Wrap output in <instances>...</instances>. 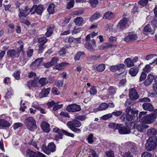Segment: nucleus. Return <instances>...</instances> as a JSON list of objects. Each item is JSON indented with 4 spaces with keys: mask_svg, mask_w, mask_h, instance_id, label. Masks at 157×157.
Instances as JSON below:
<instances>
[{
    "mask_svg": "<svg viewBox=\"0 0 157 157\" xmlns=\"http://www.w3.org/2000/svg\"><path fill=\"white\" fill-rule=\"evenodd\" d=\"M124 63L128 67H130L134 65L132 60L129 58L126 59L124 61Z\"/></svg>",
    "mask_w": 157,
    "mask_h": 157,
    "instance_id": "obj_29",
    "label": "nucleus"
},
{
    "mask_svg": "<svg viewBox=\"0 0 157 157\" xmlns=\"http://www.w3.org/2000/svg\"><path fill=\"white\" fill-rule=\"evenodd\" d=\"M23 125V124L21 123H16L13 125V128L14 129L16 130L18 128L22 126Z\"/></svg>",
    "mask_w": 157,
    "mask_h": 157,
    "instance_id": "obj_50",
    "label": "nucleus"
},
{
    "mask_svg": "<svg viewBox=\"0 0 157 157\" xmlns=\"http://www.w3.org/2000/svg\"><path fill=\"white\" fill-rule=\"evenodd\" d=\"M55 28V26L54 25H51L48 26L47 29V31L45 33V36L47 37L50 36L52 34Z\"/></svg>",
    "mask_w": 157,
    "mask_h": 157,
    "instance_id": "obj_20",
    "label": "nucleus"
},
{
    "mask_svg": "<svg viewBox=\"0 0 157 157\" xmlns=\"http://www.w3.org/2000/svg\"><path fill=\"white\" fill-rule=\"evenodd\" d=\"M54 7L55 6L53 3H52L50 4L47 9L48 11L49 14H52L54 12Z\"/></svg>",
    "mask_w": 157,
    "mask_h": 157,
    "instance_id": "obj_34",
    "label": "nucleus"
},
{
    "mask_svg": "<svg viewBox=\"0 0 157 157\" xmlns=\"http://www.w3.org/2000/svg\"><path fill=\"white\" fill-rule=\"evenodd\" d=\"M151 25L154 27H157V17L154 18L151 21Z\"/></svg>",
    "mask_w": 157,
    "mask_h": 157,
    "instance_id": "obj_56",
    "label": "nucleus"
},
{
    "mask_svg": "<svg viewBox=\"0 0 157 157\" xmlns=\"http://www.w3.org/2000/svg\"><path fill=\"white\" fill-rule=\"evenodd\" d=\"M155 79L154 76L151 74L147 75V79L144 82V84L146 86H148L151 84L153 80Z\"/></svg>",
    "mask_w": 157,
    "mask_h": 157,
    "instance_id": "obj_21",
    "label": "nucleus"
},
{
    "mask_svg": "<svg viewBox=\"0 0 157 157\" xmlns=\"http://www.w3.org/2000/svg\"><path fill=\"white\" fill-rule=\"evenodd\" d=\"M124 41L126 42H129L132 41L130 35H128L124 39Z\"/></svg>",
    "mask_w": 157,
    "mask_h": 157,
    "instance_id": "obj_64",
    "label": "nucleus"
},
{
    "mask_svg": "<svg viewBox=\"0 0 157 157\" xmlns=\"http://www.w3.org/2000/svg\"><path fill=\"white\" fill-rule=\"evenodd\" d=\"M151 67L149 64L146 65L143 68V70L146 72H149L150 71Z\"/></svg>",
    "mask_w": 157,
    "mask_h": 157,
    "instance_id": "obj_61",
    "label": "nucleus"
},
{
    "mask_svg": "<svg viewBox=\"0 0 157 157\" xmlns=\"http://www.w3.org/2000/svg\"><path fill=\"white\" fill-rule=\"evenodd\" d=\"M120 125H121V124L112 123L109 124L108 126L109 128H111L118 129Z\"/></svg>",
    "mask_w": 157,
    "mask_h": 157,
    "instance_id": "obj_32",
    "label": "nucleus"
},
{
    "mask_svg": "<svg viewBox=\"0 0 157 157\" xmlns=\"http://www.w3.org/2000/svg\"><path fill=\"white\" fill-rule=\"evenodd\" d=\"M127 20L126 18L121 19L117 25V31H121L125 29L126 26Z\"/></svg>",
    "mask_w": 157,
    "mask_h": 157,
    "instance_id": "obj_9",
    "label": "nucleus"
},
{
    "mask_svg": "<svg viewBox=\"0 0 157 157\" xmlns=\"http://www.w3.org/2000/svg\"><path fill=\"white\" fill-rule=\"evenodd\" d=\"M26 152L29 157H46L45 155L39 151L36 153L28 149L26 151Z\"/></svg>",
    "mask_w": 157,
    "mask_h": 157,
    "instance_id": "obj_13",
    "label": "nucleus"
},
{
    "mask_svg": "<svg viewBox=\"0 0 157 157\" xmlns=\"http://www.w3.org/2000/svg\"><path fill=\"white\" fill-rule=\"evenodd\" d=\"M151 154L150 153L147 152H145L141 155L142 157H151Z\"/></svg>",
    "mask_w": 157,
    "mask_h": 157,
    "instance_id": "obj_60",
    "label": "nucleus"
},
{
    "mask_svg": "<svg viewBox=\"0 0 157 157\" xmlns=\"http://www.w3.org/2000/svg\"><path fill=\"white\" fill-rule=\"evenodd\" d=\"M20 52L17 50L10 49L7 52V56L9 59H13L18 58L20 55Z\"/></svg>",
    "mask_w": 157,
    "mask_h": 157,
    "instance_id": "obj_8",
    "label": "nucleus"
},
{
    "mask_svg": "<svg viewBox=\"0 0 157 157\" xmlns=\"http://www.w3.org/2000/svg\"><path fill=\"white\" fill-rule=\"evenodd\" d=\"M31 9V14H33L36 12L37 14L40 15L44 10V7L42 5H34Z\"/></svg>",
    "mask_w": 157,
    "mask_h": 157,
    "instance_id": "obj_11",
    "label": "nucleus"
},
{
    "mask_svg": "<svg viewBox=\"0 0 157 157\" xmlns=\"http://www.w3.org/2000/svg\"><path fill=\"white\" fill-rule=\"evenodd\" d=\"M53 131L57 133V134L63 133L66 136L72 137H73L74 136V135L73 134L69 133L63 129H60L58 128H54L53 129Z\"/></svg>",
    "mask_w": 157,
    "mask_h": 157,
    "instance_id": "obj_16",
    "label": "nucleus"
},
{
    "mask_svg": "<svg viewBox=\"0 0 157 157\" xmlns=\"http://www.w3.org/2000/svg\"><path fill=\"white\" fill-rule=\"evenodd\" d=\"M150 101V99L147 97H144L142 98H140L138 100L139 102H149Z\"/></svg>",
    "mask_w": 157,
    "mask_h": 157,
    "instance_id": "obj_48",
    "label": "nucleus"
},
{
    "mask_svg": "<svg viewBox=\"0 0 157 157\" xmlns=\"http://www.w3.org/2000/svg\"><path fill=\"white\" fill-rule=\"evenodd\" d=\"M41 128L44 132L48 133L50 131V124L45 121H43L41 124Z\"/></svg>",
    "mask_w": 157,
    "mask_h": 157,
    "instance_id": "obj_17",
    "label": "nucleus"
},
{
    "mask_svg": "<svg viewBox=\"0 0 157 157\" xmlns=\"http://www.w3.org/2000/svg\"><path fill=\"white\" fill-rule=\"evenodd\" d=\"M10 123L4 119L0 120V126L2 127H9L10 125Z\"/></svg>",
    "mask_w": 157,
    "mask_h": 157,
    "instance_id": "obj_26",
    "label": "nucleus"
},
{
    "mask_svg": "<svg viewBox=\"0 0 157 157\" xmlns=\"http://www.w3.org/2000/svg\"><path fill=\"white\" fill-rule=\"evenodd\" d=\"M116 92L115 88L113 86H110L107 90V93L109 94H114Z\"/></svg>",
    "mask_w": 157,
    "mask_h": 157,
    "instance_id": "obj_37",
    "label": "nucleus"
},
{
    "mask_svg": "<svg viewBox=\"0 0 157 157\" xmlns=\"http://www.w3.org/2000/svg\"><path fill=\"white\" fill-rule=\"evenodd\" d=\"M66 109L68 112H75L80 111L81 110V108L79 105L73 104L68 105Z\"/></svg>",
    "mask_w": 157,
    "mask_h": 157,
    "instance_id": "obj_7",
    "label": "nucleus"
},
{
    "mask_svg": "<svg viewBox=\"0 0 157 157\" xmlns=\"http://www.w3.org/2000/svg\"><path fill=\"white\" fill-rule=\"evenodd\" d=\"M76 118L78 120L82 121L85 120L86 119V117L85 115H80L77 116Z\"/></svg>",
    "mask_w": 157,
    "mask_h": 157,
    "instance_id": "obj_63",
    "label": "nucleus"
},
{
    "mask_svg": "<svg viewBox=\"0 0 157 157\" xmlns=\"http://www.w3.org/2000/svg\"><path fill=\"white\" fill-rule=\"evenodd\" d=\"M74 21L77 25H81L83 23V20L82 17H77L74 19Z\"/></svg>",
    "mask_w": 157,
    "mask_h": 157,
    "instance_id": "obj_28",
    "label": "nucleus"
},
{
    "mask_svg": "<svg viewBox=\"0 0 157 157\" xmlns=\"http://www.w3.org/2000/svg\"><path fill=\"white\" fill-rule=\"evenodd\" d=\"M32 107L37 110H40V107L37 102H34L33 103Z\"/></svg>",
    "mask_w": 157,
    "mask_h": 157,
    "instance_id": "obj_62",
    "label": "nucleus"
},
{
    "mask_svg": "<svg viewBox=\"0 0 157 157\" xmlns=\"http://www.w3.org/2000/svg\"><path fill=\"white\" fill-rule=\"evenodd\" d=\"M59 59L57 57H54L52 58V59L50 61L51 63L52 66H53L57 63V61H59Z\"/></svg>",
    "mask_w": 157,
    "mask_h": 157,
    "instance_id": "obj_51",
    "label": "nucleus"
},
{
    "mask_svg": "<svg viewBox=\"0 0 157 157\" xmlns=\"http://www.w3.org/2000/svg\"><path fill=\"white\" fill-rule=\"evenodd\" d=\"M50 90V88H48L47 89H43L41 91L42 94H43V96L44 97L46 96L48 94H49Z\"/></svg>",
    "mask_w": 157,
    "mask_h": 157,
    "instance_id": "obj_41",
    "label": "nucleus"
},
{
    "mask_svg": "<svg viewBox=\"0 0 157 157\" xmlns=\"http://www.w3.org/2000/svg\"><path fill=\"white\" fill-rule=\"evenodd\" d=\"M133 102L131 100L127 99L124 105L125 106L127 107L128 108L130 107L129 106L131 105H133Z\"/></svg>",
    "mask_w": 157,
    "mask_h": 157,
    "instance_id": "obj_45",
    "label": "nucleus"
},
{
    "mask_svg": "<svg viewBox=\"0 0 157 157\" xmlns=\"http://www.w3.org/2000/svg\"><path fill=\"white\" fill-rule=\"evenodd\" d=\"M108 108V104L105 103H102L99 105L97 109L98 110L101 111L105 110Z\"/></svg>",
    "mask_w": 157,
    "mask_h": 157,
    "instance_id": "obj_31",
    "label": "nucleus"
},
{
    "mask_svg": "<svg viewBox=\"0 0 157 157\" xmlns=\"http://www.w3.org/2000/svg\"><path fill=\"white\" fill-rule=\"evenodd\" d=\"M67 50L65 48H62L59 52V55L61 56H63L65 54Z\"/></svg>",
    "mask_w": 157,
    "mask_h": 157,
    "instance_id": "obj_58",
    "label": "nucleus"
},
{
    "mask_svg": "<svg viewBox=\"0 0 157 157\" xmlns=\"http://www.w3.org/2000/svg\"><path fill=\"white\" fill-rule=\"evenodd\" d=\"M20 71L18 70L16 71L14 73L13 75L16 79L19 80L20 78Z\"/></svg>",
    "mask_w": 157,
    "mask_h": 157,
    "instance_id": "obj_40",
    "label": "nucleus"
},
{
    "mask_svg": "<svg viewBox=\"0 0 157 157\" xmlns=\"http://www.w3.org/2000/svg\"><path fill=\"white\" fill-rule=\"evenodd\" d=\"M81 125V122L76 119L68 121L67 124V126L70 130L74 132L77 133H79L81 132V129L78 128L80 127Z\"/></svg>",
    "mask_w": 157,
    "mask_h": 157,
    "instance_id": "obj_3",
    "label": "nucleus"
},
{
    "mask_svg": "<svg viewBox=\"0 0 157 157\" xmlns=\"http://www.w3.org/2000/svg\"><path fill=\"white\" fill-rule=\"evenodd\" d=\"M147 113V112H142L140 113L139 117L140 121L147 123H151L153 122L156 117L157 109H155L154 110V113L145 116Z\"/></svg>",
    "mask_w": 157,
    "mask_h": 157,
    "instance_id": "obj_1",
    "label": "nucleus"
},
{
    "mask_svg": "<svg viewBox=\"0 0 157 157\" xmlns=\"http://www.w3.org/2000/svg\"><path fill=\"white\" fill-rule=\"evenodd\" d=\"M88 142L91 144L93 142V135L92 134H90L87 138Z\"/></svg>",
    "mask_w": 157,
    "mask_h": 157,
    "instance_id": "obj_53",
    "label": "nucleus"
},
{
    "mask_svg": "<svg viewBox=\"0 0 157 157\" xmlns=\"http://www.w3.org/2000/svg\"><path fill=\"white\" fill-rule=\"evenodd\" d=\"M43 58H40L36 59L34 62L32 63V66H34V68H36L40 66L43 64Z\"/></svg>",
    "mask_w": 157,
    "mask_h": 157,
    "instance_id": "obj_18",
    "label": "nucleus"
},
{
    "mask_svg": "<svg viewBox=\"0 0 157 157\" xmlns=\"http://www.w3.org/2000/svg\"><path fill=\"white\" fill-rule=\"evenodd\" d=\"M157 146V136H150L147 140L145 144V147L146 150L149 151L155 150Z\"/></svg>",
    "mask_w": 157,
    "mask_h": 157,
    "instance_id": "obj_2",
    "label": "nucleus"
},
{
    "mask_svg": "<svg viewBox=\"0 0 157 157\" xmlns=\"http://www.w3.org/2000/svg\"><path fill=\"white\" fill-rule=\"evenodd\" d=\"M147 127L145 125H138L136 126V129L140 132H144V129Z\"/></svg>",
    "mask_w": 157,
    "mask_h": 157,
    "instance_id": "obj_38",
    "label": "nucleus"
},
{
    "mask_svg": "<svg viewBox=\"0 0 157 157\" xmlns=\"http://www.w3.org/2000/svg\"><path fill=\"white\" fill-rule=\"evenodd\" d=\"M143 109L146 110L151 111L154 109L152 105L150 103H144L142 105Z\"/></svg>",
    "mask_w": 157,
    "mask_h": 157,
    "instance_id": "obj_22",
    "label": "nucleus"
},
{
    "mask_svg": "<svg viewBox=\"0 0 157 157\" xmlns=\"http://www.w3.org/2000/svg\"><path fill=\"white\" fill-rule=\"evenodd\" d=\"M147 135L149 136H155L157 134V130L154 128H151L148 129L147 132Z\"/></svg>",
    "mask_w": 157,
    "mask_h": 157,
    "instance_id": "obj_25",
    "label": "nucleus"
},
{
    "mask_svg": "<svg viewBox=\"0 0 157 157\" xmlns=\"http://www.w3.org/2000/svg\"><path fill=\"white\" fill-rule=\"evenodd\" d=\"M20 13L19 14V17H26L29 14V12L32 13L31 9L30 10L27 6H25L23 7L21 10L19 9Z\"/></svg>",
    "mask_w": 157,
    "mask_h": 157,
    "instance_id": "obj_12",
    "label": "nucleus"
},
{
    "mask_svg": "<svg viewBox=\"0 0 157 157\" xmlns=\"http://www.w3.org/2000/svg\"><path fill=\"white\" fill-rule=\"evenodd\" d=\"M24 124L27 128L33 131L37 128L36 121L33 117H29L26 118Z\"/></svg>",
    "mask_w": 157,
    "mask_h": 157,
    "instance_id": "obj_4",
    "label": "nucleus"
},
{
    "mask_svg": "<svg viewBox=\"0 0 157 157\" xmlns=\"http://www.w3.org/2000/svg\"><path fill=\"white\" fill-rule=\"evenodd\" d=\"M85 46L86 49L90 52H94L96 47L95 40L93 39L91 40L90 43H86L85 44Z\"/></svg>",
    "mask_w": 157,
    "mask_h": 157,
    "instance_id": "obj_14",
    "label": "nucleus"
},
{
    "mask_svg": "<svg viewBox=\"0 0 157 157\" xmlns=\"http://www.w3.org/2000/svg\"><path fill=\"white\" fill-rule=\"evenodd\" d=\"M129 96L130 99L132 101H135L138 99L139 97V94L136 90L134 88H131L129 90Z\"/></svg>",
    "mask_w": 157,
    "mask_h": 157,
    "instance_id": "obj_10",
    "label": "nucleus"
},
{
    "mask_svg": "<svg viewBox=\"0 0 157 157\" xmlns=\"http://www.w3.org/2000/svg\"><path fill=\"white\" fill-rule=\"evenodd\" d=\"M113 46V44L109 43H104L102 45L99 46L98 47V48L99 50H104L110 48Z\"/></svg>",
    "mask_w": 157,
    "mask_h": 157,
    "instance_id": "obj_24",
    "label": "nucleus"
},
{
    "mask_svg": "<svg viewBox=\"0 0 157 157\" xmlns=\"http://www.w3.org/2000/svg\"><path fill=\"white\" fill-rule=\"evenodd\" d=\"M147 77V75L144 72H142L140 77V81L142 82L145 80Z\"/></svg>",
    "mask_w": 157,
    "mask_h": 157,
    "instance_id": "obj_57",
    "label": "nucleus"
},
{
    "mask_svg": "<svg viewBox=\"0 0 157 157\" xmlns=\"http://www.w3.org/2000/svg\"><path fill=\"white\" fill-rule=\"evenodd\" d=\"M126 119L129 121H131L132 120L134 121H140L139 117H137V114L136 113L130 108H127L126 110Z\"/></svg>",
    "mask_w": 157,
    "mask_h": 157,
    "instance_id": "obj_5",
    "label": "nucleus"
},
{
    "mask_svg": "<svg viewBox=\"0 0 157 157\" xmlns=\"http://www.w3.org/2000/svg\"><path fill=\"white\" fill-rule=\"evenodd\" d=\"M122 113V112L121 111L116 110L113 112L111 114H112V115H113L116 117H118L121 115Z\"/></svg>",
    "mask_w": 157,
    "mask_h": 157,
    "instance_id": "obj_49",
    "label": "nucleus"
},
{
    "mask_svg": "<svg viewBox=\"0 0 157 157\" xmlns=\"http://www.w3.org/2000/svg\"><path fill=\"white\" fill-rule=\"evenodd\" d=\"M114 17L113 13L110 11H108L105 13L103 17L104 18L111 19Z\"/></svg>",
    "mask_w": 157,
    "mask_h": 157,
    "instance_id": "obj_30",
    "label": "nucleus"
},
{
    "mask_svg": "<svg viewBox=\"0 0 157 157\" xmlns=\"http://www.w3.org/2000/svg\"><path fill=\"white\" fill-rule=\"evenodd\" d=\"M147 32L151 34H153L155 33L154 30H151V26L149 24L147 25L144 29V33L145 34V32Z\"/></svg>",
    "mask_w": 157,
    "mask_h": 157,
    "instance_id": "obj_27",
    "label": "nucleus"
},
{
    "mask_svg": "<svg viewBox=\"0 0 157 157\" xmlns=\"http://www.w3.org/2000/svg\"><path fill=\"white\" fill-rule=\"evenodd\" d=\"M139 68L137 67L131 68L129 71V73L132 76H135L138 72Z\"/></svg>",
    "mask_w": 157,
    "mask_h": 157,
    "instance_id": "obj_23",
    "label": "nucleus"
},
{
    "mask_svg": "<svg viewBox=\"0 0 157 157\" xmlns=\"http://www.w3.org/2000/svg\"><path fill=\"white\" fill-rule=\"evenodd\" d=\"M42 151L47 155H49L51 152H54L56 150V146L52 142L49 143L47 147L45 145H43L41 147Z\"/></svg>",
    "mask_w": 157,
    "mask_h": 157,
    "instance_id": "obj_6",
    "label": "nucleus"
},
{
    "mask_svg": "<svg viewBox=\"0 0 157 157\" xmlns=\"http://www.w3.org/2000/svg\"><path fill=\"white\" fill-rule=\"evenodd\" d=\"M101 16V15L99 13L96 12L91 17L90 20L92 21L95 20L99 18Z\"/></svg>",
    "mask_w": 157,
    "mask_h": 157,
    "instance_id": "obj_36",
    "label": "nucleus"
},
{
    "mask_svg": "<svg viewBox=\"0 0 157 157\" xmlns=\"http://www.w3.org/2000/svg\"><path fill=\"white\" fill-rule=\"evenodd\" d=\"M148 2V0H141L139 2V3L140 5L144 6L147 4Z\"/></svg>",
    "mask_w": 157,
    "mask_h": 157,
    "instance_id": "obj_55",
    "label": "nucleus"
},
{
    "mask_svg": "<svg viewBox=\"0 0 157 157\" xmlns=\"http://www.w3.org/2000/svg\"><path fill=\"white\" fill-rule=\"evenodd\" d=\"M62 104H56L54 105L53 108V109L54 111H56L58 110V109L61 108L62 107Z\"/></svg>",
    "mask_w": 157,
    "mask_h": 157,
    "instance_id": "obj_59",
    "label": "nucleus"
},
{
    "mask_svg": "<svg viewBox=\"0 0 157 157\" xmlns=\"http://www.w3.org/2000/svg\"><path fill=\"white\" fill-rule=\"evenodd\" d=\"M118 129V132L121 134H129L131 131L130 128L128 126H122L121 124Z\"/></svg>",
    "mask_w": 157,
    "mask_h": 157,
    "instance_id": "obj_15",
    "label": "nucleus"
},
{
    "mask_svg": "<svg viewBox=\"0 0 157 157\" xmlns=\"http://www.w3.org/2000/svg\"><path fill=\"white\" fill-rule=\"evenodd\" d=\"M105 153L108 157H115L113 152L111 150L106 151Z\"/></svg>",
    "mask_w": 157,
    "mask_h": 157,
    "instance_id": "obj_47",
    "label": "nucleus"
},
{
    "mask_svg": "<svg viewBox=\"0 0 157 157\" xmlns=\"http://www.w3.org/2000/svg\"><path fill=\"white\" fill-rule=\"evenodd\" d=\"M85 53L84 52H79L75 55L74 59L75 61L79 60L80 59L81 56L82 55H84Z\"/></svg>",
    "mask_w": 157,
    "mask_h": 157,
    "instance_id": "obj_35",
    "label": "nucleus"
},
{
    "mask_svg": "<svg viewBox=\"0 0 157 157\" xmlns=\"http://www.w3.org/2000/svg\"><path fill=\"white\" fill-rule=\"evenodd\" d=\"M124 67L125 66L123 64L119 63L115 65L111 66L110 67V70L112 71L115 72L124 68Z\"/></svg>",
    "mask_w": 157,
    "mask_h": 157,
    "instance_id": "obj_19",
    "label": "nucleus"
},
{
    "mask_svg": "<svg viewBox=\"0 0 157 157\" xmlns=\"http://www.w3.org/2000/svg\"><path fill=\"white\" fill-rule=\"evenodd\" d=\"M68 64L66 62H63L60 64L56 65L55 67L58 70H61L64 68V67Z\"/></svg>",
    "mask_w": 157,
    "mask_h": 157,
    "instance_id": "obj_33",
    "label": "nucleus"
},
{
    "mask_svg": "<svg viewBox=\"0 0 157 157\" xmlns=\"http://www.w3.org/2000/svg\"><path fill=\"white\" fill-rule=\"evenodd\" d=\"M38 82L42 86H43L48 83L47 80L44 78H41L40 79Z\"/></svg>",
    "mask_w": 157,
    "mask_h": 157,
    "instance_id": "obj_43",
    "label": "nucleus"
},
{
    "mask_svg": "<svg viewBox=\"0 0 157 157\" xmlns=\"http://www.w3.org/2000/svg\"><path fill=\"white\" fill-rule=\"evenodd\" d=\"M63 80H57L56 82L55 85L58 88H60L63 86Z\"/></svg>",
    "mask_w": 157,
    "mask_h": 157,
    "instance_id": "obj_46",
    "label": "nucleus"
},
{
    "mask_svg": "<svg viewBox=\"0 0 157 157\" xmlns=\"http://www.w3.org/2000/svg\"><path fill=\"white\" fill-rule=\"evenodd\" d=\"M105 69V65L104 64L99 65L97 67V70L99 72L103 71Z\"/></svg>",
    "mask_w": 157,
    "mask_h": 157,
    "instance_id": "obj_42",
    "label": "nucleus"
},
{
    "mask_svg": "<svg viewBox=\"0 0 157 157\" xmlns=\"http://www.w3.org/2000/svg\"><path fill=\"white\" fill-rule=\"evenodd\" d=\"M89 2L93 8H95L98 2V0H89Z\"/></svg>",
    "mask_w": 157,
    "mask_h": 157,
    "instance_id": "obj_44",
    "label": "nucleus"
},
{
    "mask_svg": "<svg viewBox=\"0 0 157 157\" xmlns=\"http://www.w3.org/2000/svg\"><path fill=\"white\" fill-rule=\"evenodd\" d=\"M112 117V114L109 113L102 116L101 117V119L103 120H106Z\"/></svg>",
    "mask_w": 157,
    "mask_h": 157,
    "instance_id": "obj_54",
    "label": "nucleus"
},
{
    "mask_svg": "<svg viewBox=\"0 0 157 157\" xmlns=\"http://www.w3.org/2000/svg\"><path fill=\"white\" fill-rule=\"evenodd\" d=\"M48 40L45 37H42L39 38L38 39V42L44 45L47 41Z\"/></svg>",
    "mask_w": 157,
    "mask_h": 157,
    "instance_id": "obj_39",
    "label": "nucleus"
},
{
    "mask_svg": "<svg viewBox=\"0 0 157 157\" xmlns=\"http://www.w3.org/2000/svg\"><path fill=\"white\" fill-rule=\"evenodd\" d=\"M89 91L91 94L93 95L97 93V90L94 86L91 87Z\"/></svg>",
    "mask_w": 157,
    "mask_h": 157,
    "instance_id": "obj_52",
    "label": "nucleus"
}]
</instances>
